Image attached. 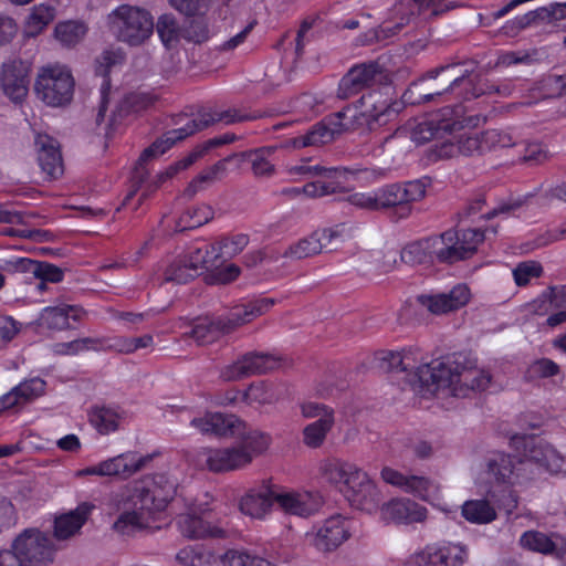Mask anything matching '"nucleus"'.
Returning <instances> with one entry per match:
<instances>
[{
    "label": "nucleus",
    "mask_w": 566,
    "mask_h": 566,
    "mask_svg": "<svg viewBox=\"0 0 566 566\" xmlns=\"http://www.w3.org/2000/svg\"><path fill=\"white\" fill-rule=\"evenodd\" d=\"M283 148L282 143L279 145L264 146L249 153H243L252 166V171L256 177H270L274 174L275 167L269 158L279 149Z\"/></svg>",
    "instance_id": "37998d69"
},
{
    "label": "nucleus",
    "mask_w": 566,
    "mask_h": 566,
    "mask_svg": "<svg viewBox=\"0 0 566 566\" xmlns=\"http://www.w3.org/2000/svg\"><path fill=\"white\" fill-rule=\"evenodd\" d=\"M81 315L82 308L74 305L59 304L43 308L36 323L41 327L62 331L70 327V318L77 321Z\"/></svg>",
    "instance_id": "f704fd0d"
},
{
    "label": "nucleus",
    "mask_w": 566,
    "mask_h": 566,
    "mask_svg": "<svg viewBox=\"0 0 566 566\" xmlns=\"http://www.w3.org/2000/svg\"><path fill=\"white\" fill-rule=\"evenodd\" d=\"M478 82L479 76L464 64L451 63L430 70L423 77L412 82L402 97L408 104L424 105L446 101V97L459 87L464 91L460 94L464 99L493 92L504 95L510 93L506 86L503 90L495 85L484 87V85L478 86Z\"/></svg>",
    "instance_id": "f03ea898"
},
{
    "label": "nucleus",
    "mask_w": 566,
    "mask_h": 566,
    "mask_svg": "<svg viewBox=\"0 0 566 566\" xmlns=\"http://www.w3.org/2000/svg\"><path fill=\"white\" fill-rule=\"evenodd\" d=\"M306 536L318 551L332 552L350 537L348 521L342 515H333Z\"/></svg>",
    "instance_id": "f3484780"
},
{
    "label": "nucleus",
    "mask_w": 566,
    "mask_h": 566,
    "mask_svg": "<svg viewBox=\"0 0 566 566\" xmlns=\"http://www.w3.org/2000/svg\"><path fill=\"white\" fill-rule=\"evenodd\" d=\"M10 551L23 566H46L53 562L55 553L50 536L38 528H27L20 533Z\"/></svg>",
    "instance_id": "1a4fd4ad"
},
{
    "label": "nucleus",
    "mask_w": 566,
    "mask_h": 566,
    "mask_svg": "<svg viewBox=\"0 0 566 566\" xmlns=\"http://www.w3.org/2000/svg\"><path fill=\"white\" fill-rule=\"evenodd\" d=\"M417 300L430 313L441 315L464 306L470 300V290L464 284H458L448 293L422 294Z\"/></svg>",
    "instance_id": "4be33fe9"
},
{
    "label": "nucleus",
    "mask_w": 566,
    "mask_h": 566,
    "mask_svg": "<svg viewBox=\"0 0 566 566\" xmlns=\"http://www.w3.org/2000/svg\"><path fill=\"white\" fill-rule=\"evenodd\" d=\"M14 388L24 406L44 392L45 381L41 378H32L20 382Z\"/></svg>",
    "instance_id": "e2e57ef3"
},
{
    "label": "nucleus",
    "mask_w": 566,
    "mask_h": 566,
    "mask_svg": "<svg viewBox=\"0 0 566 566\" xmlns=\"http://www.w3.org/2000/svg\"><path fill=\"white\" fill-rule=\"evenodd\" d=\"M361 471L355 463L339 458H328L319 464L322 478L329 484L339 488L344 493Z\"/></svg>",
    "instance_id": "393cba45"
},
{
    "label": "nucleus",
    "mask_w": 566,
    "mask_h": 566,
    "mask_svg": "<svg viewBox=\"0 0 566 566\" xmlns=\"http://www.w3.org/2000/svg\"><path fill=\"white\" fill-rule=\"evenodd\" d=\"M381 518L387 523L409 524L423 522L427 509L410 500H392L381 506Z\"/></svg>",
    "instance_id": "cd10ccee"
},
{
    "label": "nucleus",
    "mask_w": 566,
    "mask_h": 566,
    "mask_svg": "<svg viewBox=\"0 0 566 566\" xmlns=\"http://www.w3.org/2000/svg\"><path fill=\"white\" fill-rule=\"evenodd\" d=\"M155 103V98L146 93H130L124 97L120 104L117 106L111 122H116L117 117H124L130 112H140L148 108Z\"/></svg>",
    "instance_id": "3c124183"
},
{
    "label": "nucleus",
    "mask_w": 566,
    "mask_h": 566,
    "mask_svg": "<svg viewBox=\"0 0 566 566\" xmlns=\"http://www.w3.org/2000/svg\"><path fill=\"white\" fill-rule=\"evenodd\" d=\"M184 118V116H180V119ZM186 118L187 123L182 127L166 132L161 137L156 139L148 148L142 153L133 176L135 185H142L147 178L148 172L143 168L144 163L164 155L177 142L184 140L188 136L198 132V126L192 123V119L188 117Z\"/></svg>",
    "instance_id": "4468645a"
},
{
    "label": "nucleus",
    "mask_w": 566,
    "mask_h": 566,
    "mask_svg": "<svg viewBox=\"0 0 566 566\" xmlns=\"http://www.w3.org/2000/svg\"><path fill=\"white\" fill-rule=\"evenodd\" d=\"M249 117L241 114L238 109L231 108L227 111H214L212 113H203L198 118H191L192 123L198 126V132L207 128L214 123H224L227 125L247 120Z\"/></svg>",
    "instance_id": "8fccbe9b"
},
{
    "label": "nucleus",
    "mask_w": 566,
    "mask_h": 566,
    "mask_svg": "<svg viewBox=\"0 0 566 566\" xmlns=\"http://www.w3.org/2000/svg\"><path fill=\"white\" fill-rule=\"evenodd\" d=\"M29 66L21 60L4 62L0 70L3 93L14 103L21 102L29 92Z\"/></svg>",
    "instance_id": "6ab92c4d"
},
{
    "label": "nucleus",
    "mask_w": 566,
    "mask_h": 566,
    "mask_svg": "<svg viewBox=\"0 0 566 566\" xmlns=\"http://www.w3.org/2000/svg\"><path fill=\"white\" fill-rule=\"evenodd\" d=\"M238 438V449H242L250 457V463L255 455H259L268 450L271 443V437L259 430H248L247 423L243 421L242 432L234 436Z\"/></svg>",
    "instance_id": "79ce46f5"
},
{
    "label": "nucleus",
    "mask_w": 566,
    "mask_h": 566,
    "mask_svg": "<svg viewBox=\"0 0 566 566\" xmlns=\"http://www.w3.org/2000/svg\"><path fill=\"white\" fill-rule=\"evenodd\" d=\"M345 495L353 506L368 513L376 511L382 500L380 491L365 471L356 476Z\"/></svg>",
    "instance_id": "b1692460"
},
{
    "label": "nucleus",
    "mask_w": 566,
    "mask_h": 566,
    "mask_svg": "<svg viewBox=\"0 0 566 566\" xmlns=\"http://www.w3.org/2000/svg\"><path fill=\"white\" fill-rule=\"evenodd\" d=\"M350 238L352 230L345 224H337L331 228L315 230L308 237L300 240L297 248H304V245L318 248L343 245L348 244Z\"/></svg>",
    "instance_id": "c9c22d12"
},
{
    "label": "nucleus",
    "mask_w": 566,
    "mask_h": 566,
    "mask_svg": "<svg viewBox=\"0 0 566 566\" xmlns=\"http://www.w3.org/2000/svg\"><path fill=\"white\" fill-rule=\"evenodd\" d=\"M344 179H317L316 181L307 182L302 187L303 195L310 198L324 197L344 190Z\"/></svg>",
    "instance_id": "6e6d98bb"
},
{
    "label": "nucleus",
    "mask_w": 566,
    "mask_h": 566,
    "mask_svg": "<svg viewBox=\"0 0 566 566\" xmlns=\"http://www.w3.org/2000/svg\"><path fill=\"white\" fill-rule=\"evenodd\" d=\"M213 209L208 205H201L187 210L179 219L177 224L178 231L193 229L206 224L213 219Z\"/></svg>",
    "instance_id": "864d4df0"
},
{
    "label": "nucleus",
    "mask_w": 566,
    "mask_h": 566,
    "mask_svg": "<svg viewBox=\"0 0 566 566\" xmlns=\"http://www.w3.org/2000/svg\"><path fill=\"white\" fill-rule=\"evenodd\" d=\"M290 172L292 175H302L308 178L317 177L318 179H346L349 170L340 167H326L318 164L310 165L307 160H304L301 165L292 167Z\"/></svg>",
    "instance_id": "a18cd8bd"
},
{
    "label": "nucleus",
    "mask_w": 566,
    "mask_h": 566,
    "mask_svg": "<svg viewBox=\"0 0 566 566\" xmlns=\"http://www.w3.org/2000/svg\"><path fill=\"white\" fill-rule=\"evenodd\" d=\"M347 126L333 119H323L313 125L305 134L282 143V147H321L332 143Z\"/></svg>",
    "instance_id": "aec40b11"
},
{
    "label": "nucleus",
    "mask_w": 566,
    "mask_h": 566,
    "mask_svg": "<svg viewBox=\"0 0 566 566\" xmlns=\"http://www.w3.org/2000/svg\"><path fill=\"white\" fill-rule=\"evenodd\" d=\"M275 304L274 298H255L232 306L229 312L219 315L223 334L228 335L265 314Z\"/></svg>",
    "instance_id": "dca6fc26"
},
{
    "label": "nucleus",
    "mask_w": 566,
    "mask_h": 566,
    "mask_svg": "<svg viewBox=\"0 0 566 566\" xmlns=\"http://www.w3.org/2000/svg\"><path fill=\"white\" fill-rule=\"evenodd\" d=\"M522 460L523 459H515L502 452H495L488 461L489 473L492 474L497 482L502 483L514 484L516 482L530 481L531 478L525 476V474H530V472L518 470Z\"/></svg>",
    "instance_id": "2f4dec72"
},
{
    "label": "nucleus",
    "mask_w": 566,
    "mask_h": 566,
    "mask_svg": "<svg viewBox=\"0 0 566 566\" xmlns=\"http://www.w3.org/2000/svg\"><path fill=\"white\" fill-rule=\"evenodd\" d=\"M221 335L224 334L219 316H203L191 322V328L184 334V338H192L198 345H208Z\"/></svg>",
    "instance_id": "4c0bfd02"
},
{
    "label": "nucleus",
    "mask_w": 566,
    "mask_h": 566,
    "mask_svg": "<svg viewBox=\"0 0 566 566\" xmlns=\"http://www.w3.org/2000/svg\"><path fill=\"white\" fill-rule=\"evenodd\" d=\"M205 274L208 284H228L240 274V268L228 263L221 250H195L189 255L171 263L167 271L168 281L185 284Z\"/></svg>",
    "instance_id": "20e7f679"
},
{
    "label": "nucleus",
    "mask_w": 566,
    "mask_h": 566,
    "mask_svg": "<svg viewBox=\"0 0 566 566\" xmlns=\"http://www.w3.org/2000/svg\"><path fill=\"white\" fill-rule=\"evenodd\" d=\"M178 486L176 478L157 473L143 478L120 494L123 512L114 523L120 534H130L147 526L154 514L166 509L174 499Z\"/></svg>",
    "instance_id": "7ed1b4c3"
},
{
    "label": "nucleus",
    "mask_w": 566,
    "mask_h": 566,
    "mask_svg": "<svg viewBox=\"0 0 566 566\" xmlns=\"http://www.w3.org/2000/svg\"><path fill=\"white\" fill-rule=\"evenodd\" d=\"M91 424L102 434L117 430L120 417L116 410L109 407H93L90 411Z\"/></svg>",
    "instance_id": "09e8293b"
},
{
    "label": "nucleus",
    "mask_w": 566,
    "mask_h": 566,
    "mask_svg": "<svg viewBox=\"0 0 566 566\" xmlns=\"http://www.w3.org/2000/svg\"><path fill=\"white\" fill-rule=\"evenodd\" d=\"M482 143L484 144L485 153L515 145V140L511 134L497 129H490L482 133Z\"/></svg>",
    "instance_id": "680f3d73"
},
{
    "label": "nucleus",
    "mask_w": 566,
    "mask_h": 566,
    "mask_svg": "<svg viewBox=\"0 0 566 566\" xmlns=\"http://www.w3.org/2000/svg\"><path fill=\"white\" fill-rule=\"evenodd\" d=\"M283 396L282 389L274 384L259 381L251 384L248 389L242 392V400L248 405H273Z\"/></svg>",
    "instance_id": "a19ab883"
},
{
    "label": "nucleus",
    "mask_w": 566,
    "mask_h": 566,
    "mask_svg": "<svg viewBox=\"0 0 566 566\" xmlns=\"http://www.w3.org/2000/svg\"><path fill=\"white\" fill-rule=\"evenodd\" d=\"M87 33V27L81 21H63L56 24L54 34L56 40L66 48L78 44Z\"/></svg>",
    "instance_id": "de8ad7c7"
},
{
    "label": "nucleus",
    "mask_w": 566,
    "mask_h": 566,
    "mask_svg": "<svg viewBox=\"0 0 566 566\" xmlns=\"http://www.w3.org/2000/svg\"><path fill=\"white\" fill-rule=\"evenodd\" d=\"M108 23L116 38L129 45H140L154 31L150 13L139 7L122 4L108 15Z\"/></svg>",
    "instance_id": "0eeeda50"
},
{
    "label": "nucleus",
    "mask_w": 566,
    "mask_h": 566,
    "mask_svg": "<svg viewBox=\"0 0 566 566\" xmlns=\"http://www.w3.org/2000/svg\"><path fill=\"white\" fill-rule=\"evenodd\" d=\"M381 479L403 492L411 493L420 499H428L434 484L428 478L420 475H405L397 470L386 467L380 472Z\"/></svg>",
    "instance_id": "7c9ffc66"
},
{
    "label": "nucleus",
    "mask_w": 566,
    "mask_h": 566,
    "mask_svg": "<svg viewBox=\"0 0 566 566\" xmlns=\"http://www.w3.org/2000/svg\"><path fill=\"white\" fill-rule=\"evenodd\" d=\"M460 154L464 156L483 155L485 153L482 143V134L462 135L458 139Z\"/></svg>",
    "instance_id": "69168bd1"
},
{
    "label": "nucleus",
    "mask_w": 566,
    "mask_h": 566,
    "mask_svg": "<svg viewBox=\"0 0 566 566\" xmlns=\"http://www.w3.org/2000/svg\"><path fill=\"white\" fill-rule=\"evenodd\" d=\"M549 157L547 148L541 143H528L524 147L521 160L530 165H539Z\"/></svg>",
    "instance_id": "774afa93"
},
{
    "label": "nucleus",
    "mask_w": 566,
    "mask_h": 566,
    "mask_svg": "<svg viewBox=\"0 0 566 566\" xmlns=\"http://www.w3.org/2000/svg\"><path fill=\"white\" fill-rule=\"evenodd\" d=\"M92 509L93 505L82 503L74 511L56 517L54 522L55 538L67 539L75 535L86 522Z\"/></svg>",
    "instance_id": "e433bc0d"
},
{
    "label": "nucleus",
    "mask_w": 566,
    "mask_h": 566,
    "mask_svg": "<svg viewBox=\"0 0 566 566\" xmlns=\"http://www.w3.org/2000/svg\"><path fill=\"white\" fill-rule=\"evenodd\" d=\"M176 560L182 566H211L216 557L211 551L187 546L176 554Z\"/></svg>",
    "instance_id": "603ef678"
},
{
    "label": "nucleus",
    "mask_w": 566,
    "mask_h": 566,
    "mask_svg": "<svg viewBox=\"0 0 566 566\" xmlns=\"http://www.w3.org/2000/svg\"><path fill=\"white\" fill-rule=\"evenodd\" d=\"M156 30L160 40L167 48L171 46L179 39V25L171 14H163L159 17Z\"/></svg>",
    "instance_id": "13d9d810"
},
{
    "label": "nucleus",
    "mask_w": 566,
    "mask_h": 566,
    "mask_svg": "<svg viewBox=\"0 0 566 566\" xmlns=\"http://www.w3.org/2000/svg\"><path fill=\"white\" fill-rule=\"evenodd\" d=\"M468 557L465 546L453 543L431 544L412 554L409 566H461Z\"/></svg>",
    "instance_id": "ddd939ff"
},
{
    "label": "nucleus",
    "mask_w": 566,
    "mask_h": 566,
    "mask_svg": "<svg viewBox=\"0 0 566 566\" xmlns=\"http://www.w3.org/2000/svg\"><path fill=\"white\" fill-rule=\"evenodd\" d=\"M560 371L559 366L548 358H541L534 360L525 373L527 380H535L541 378H549L558 375Z\"/></svg>",
    "instance_id": "bf43d9fd"
},
{
    "label": "nucleus",
    "mask_w": 566,
    "mask_h": 566,
    "mask_svg": "<svg viewBox=\"0 0 566 566\" xmlns=\"http://www.w3.org/2000/svg\"><path fill=\"white\" fill-rule=\"evenodd\" d=\"M496 230L494 228L481 229H465L461 233L454 229H449L441 234H432L423 237L412 243L416 248H431L436 245H443L444 248H475L476 245L489 243L491 244V235H494Z\"/></svg>",
    "instance_id": "9d476101"
},
{
    "label": "nucleus",
    "mask_w": 566,
    "mask_h": 566,
    "mask_svg": "<svg viewBox=\"0 0 566 566\" xmlns=\"http://www.w3.org/2000/svg\"><path fill=\"white\" fill-rule=\"evenodd\" d=\"M122 56L114 51H104L101 56L96 60L95 72L102 76L101 84V104L96 116V123L99 124L107 109L108 93L111 90V81L108 78L109 69L120 61Z\"/></svg>",
    "instance_id": "58836bf2"
},
{
    "label": "nucleus",
    "mask_w": 566,
    "mask_h": 566,
    "mask_svg": "<svg viewBox=\"0 0 566 566\" xmlns=\"http://www.w3.org/2000/svg\"><path fill=\"white\" fill-rule=\"evenodd\" d=\"M462 516L473 524H489L497 514L495 509L486 500H470L462 505Z\"/></svg>",
    "instance_id": "c03bdc74"
},
{
    "label": "nucleus",
    "mask_w": 566,
    "mask_h": 566,
    "mask_svg": "<svg viewBox=\"0 0 566 566\" xmlns=\"http://www.w3.org/2000/svg\"><path fill=\"white\" fill-rule=\"evenodd\" d=\"M525 454L518 470L530 472L526 478L535 480L543 471L556 474L566 472V459L551 444L534 437H523Z\"/></svg>",
    "instance_id": "6e6552de"
},
{
    "label": "nucleus",
    "mask_w": 566,
    "mask_h": 566,
    "mask_svg": "<svg viewBox=\"0 0 566 566\" xmlns=\"http://www.w3.org/2000/svg\"><path fill=\"white\" fill-rule=\"evenodd\" d=\"M381 479L403 492L411 493L420 499H428L434 484L428 478L420 475H405L397 470L386 467L380 472Z\"/></svg>",
    "instance_id": "c756f323"
},
{
    "label": "nucleus",
    "mask_w": 566,
    "mask_h": 566,
    "mask_svg": "<svg viewBox=\"0 0 566 566\" xmlns=\"http://www.w3.org/2000/svg\"><path fill=\"white\" fill-rule=\"evenodd\" d=\"M400 262L411 266L423 265L428 268L434 263V258L429 250H402Z\"/></svg>",
    "instance_id": "338daca9"
},
{
    "label": "nucleus",
    "mask_w": 566,
    "mask_h": 566,
    "mask_svg": "<svg viewBox=\"0 0 566 566\" xmlns=\"http://www.w3.org/2000/svg\"><path fill=\"white\" fill-rule=\"evenodd\" d=\"M39 165L51 179L63 174V160L59 143L46 134H38L34 140Z\"/></svg>",
    "instance_id": "a878e982"
},
{
    "label": "nucleus",
    "mask_w": 566,
    "mask_h": 566,
    "mask_svg": "<svg viewBox=\"0 0 566 566\" xmlns=\"http://www.w3.org/2000/svg\"><path fill=\"white\" fill-rule=\"evenodd\" d=\"M190 426L202 434L232 438L242 432L243 421L235 415L206 412L193 418Z\"/></svg>",
    "instance_id": "a211bd4d"
},
{
    "label": "nucleus",
    "mask_w": 566,
    "mask_h": 566,
    "mask_svg": "<svg viewBox=\"0 0 566 566\" xmlns=\"http://www.w3.org/2000/svg\"><path fill=\"white\" fill-rule=\"evenodd\" d=\"M98 343V339L91 337L78 338L72 342L57 344L55 352L59 354L74 355L87 349H97Z\"/></svg>",
    "instance_id": "0e129e2a"
},
{
    "label": "nucleus",
    "mask_w": 566,
    "mask_h": 566,
    "mask_svg": "<svg viewBox=\"0 0 566 566\" xmlns=\"http://www.w3.org/2000/svg\"><path fill=\"white\" fill-rule=\"evenodd\" d=\"M223 566H273L269 560L245 551L229 549L221 556Z\"/></svg>",
    "instance_id": "4d7b16f0"
},
{
    "label": "nucleus",
    "mask_w": 566,
    "mask_h": 566,
    "mask_svg": "<svg viewBox=\"0 0 566 566\" xmlns=\"http://www.w3.org/2000/svg\"><path fill=\"white\" fill-rule=\"evenodd\" d=\"M424 193V187L419 181L388 185L377 190L378 209L395 208L398 218H406L411 212V203L423 198Z\"/></svg>",
    "instance_id": "9b49d317"
},
{
    "label": "nucleus",
    "mask_w": 566,
    "mask_h": 566,
    "mask_svg": "<svg viewBox=\"0 0 566 566\" xmlns=\"http://www.w3.org/2000/svg\"><path fill=\"white\" fill-rule=\"evenodd\" d=\"M380 67L375 62L353 66L340 80L337 96L347 99L375 83Z\"/></svg>",
    "instance_id": "5701e85b"
},
{
    "label": "nucleus",
    "mask_w": 566,
    "mask_h": 566,
    "mask_svg": "<svg viewBox=\"0 0 566 566\" xmlns=\"http://www.w3.org/2000/svg\"><path fill=\"white\" fill-rule=\"evenodd\" d=\"M275 503L286 514L307 517L318 511L321 500L310 492L287 491L275 485Z\"/></svg>",
    "instance_id": "412c9836"
},
{
    "label": "nucleus",
    "mask_w": 566,
    "mask_h": 566,
    "mask_svg": "<svg viewBox=\"0 0 566 566\" xmlns=\"http://www.w3.org/2000/svg\"><path fill=\"white\" fill-rule=\"evenodd\" d=\"M520 544L528 551L552 555L558 559L566 544V537L557 533L547 535L539 531H527L522 534Z\"/></svg>",
    "instance_id": "72a5a7b5"
},
{
    "label": "nucleus",
    "mask_w": 566,
    "mask_h": 566,
    "mask_svg": "<svg viewBox=\"0 0 566 566\" xmlns=\"http://www.w3.org/2000/svg\"><path fill=\"white\" fill-rule=\"evenodd\" d=\"M198 464L213 473H224L245 468L250 457L237 444L226 448H202L198 454Z\"/></svg>",
    "instance_id": "f8f14e48"
},
{
    "label": "nucleus",
    "mask_w": 566,
    "mask_h": 566,
    "mask_svg": "<svg viewBox=\"0 0 566 566\" xmlns=\"http://www.w3.org/2000/svg\"><path fill=\"white\" fill-rule=\"evenodd\" d=\"M54 19V9L40 4L33 7L25 21V32L29 35L39 34Z\"/></svg>",
    "instance_id": "5fc2aeb1"
},
{
    "label": "nucleus",
    "mask_w": 566,
    "mask_h": 566,
    "mask_svg": "<svg viewBox=\"0 0 566 566\" xmlns=\"http://www.w3.org/2000/svg\"><path fill=\"white\" fill-rule=\"evenodd\" d=\"M178 525L181 534L189 539L224 538L228 530L219 524H212L206 517L188 513L181 515Z\"/></svg>",
    "instance_id": "c85d7f7f"
},
{
    "label": "nucleus",
    "mask_w": 566,
    "mask_h": 566,
    "mask_svg": "<svg viewBox=\"0 0 566 566\" xmlns=\"http://www.w3.org/2000/svg\"><path fill=\"white\" fill-rule=\"evenodd\" d=\"M334 424L335 418L315 420L308 423L302 431L303 443L311 449L321 448Z\"/></svg>",
    "instance_id": "49530a36"
},
{
    "label": "nucleus",
    "mask_w": 566,
    "mask_h": 566,
    "mask_svg": "<svg viewBox=\"0 0 566 566\" xmlns=\"http://www.w3.org/2000/svg\"><path fill=\"white\" fill-rule=\"evenodd\" d=\"M275 503V484L263 482L251 489L240 501L243 514L254 518H263Z\"/></svg>",
    "instance_id": "bb28decb"
},
{
    "label": "nucleus",
    "mask_w": 566,
    "mask_h": 566,
    "mask_svg": "<svg viewBox=\"0 0 566 566\" xmlns=\"http://www.w3.org/2000/svg\"><path fill=\"white\" fill-rule=\"evenodd\" d=\"M151 460L150 455L140 457L135 452H126L102 461L103 476L128 479L140 471Z\"/></svg>",
    "instance_id": "473e14b6"
},
{
    "label": "nucleus",
    "mask_w": 566,
    "mask_h": 566,
    "mask_svg": "<svg viewBox=\"0 0 566 566\" xmlns=\"http://www.w3.org/2000/svg\"><path fill=\"white\" fill-rule=\"evenodd\" d=\"M463 114L464 108L462 105L444 107L440 111L441 118L438 124L433 120H424L417 124L410 132L406 128H397L392 134L381 138L379 145L384 148L390 142L397 140L401 144L408 138L416 145L426 144L438 136L441 130L453 132L462 128L467 123Z\"/></svg>",
    "instance_id": "423d86ee"
},
{
    "label": "nucleus",
    "mask_w": 566,
    "mask_h": 566,
    "mask_svg": "<svg viewBox=\"0 0 566 566\" xmlns=\"http://www.w3.org/2000/svg\"><path fill=\"white\" fill-rule=\"evenodd\" d=\"M279 367V358L270 354L248 353L237 361L224 366L220 377L226 381H235L253 375L271 371Z\"/></svg>",
    "instance_id": "2eb2a0df"
},
{
    "label": "nucleus",
    "mask_w": 566,
    "mask_h": 566,
    "mask_svg": "<svg viewBox=\"0 0 566 566\" xmlns=\"http://www.w3.org/2000/svg\"><path fill=\"white\" fill-rule=\"evenodd\" d=\"M74 90L75 80L66 65L54 63L38 70L34 93L45 105L62 107L70 104Z\"/></svg>",
    "instance_id": "39448f33"
},
{
    "label": "nucleus",
    "mask_w": 566,
    "mask_h": 566,
    "mask_svg": "<svg viewBox=\"0 0 566 566\" xmlns=\"http://www.w3.org/2000/svg\"><path fill=\"white\" fill-rule=\"evenodd\" d=\"M379 367L386 373H413L431 392L447 391L454 397H468L472 391L485 390L491 375L475 367L463 366L447 357L418 365L412 350L387 352L379 357Z\"/></svg>",
    "instance_id": "f257e3e1"
},
{
    "label": "nucleus",
    "mask_w": 566,
    "mask_h": 566,
    "mask_svg": "<svg viewBox=\"0 0 566 566\" xmlns=\"http://www.w3.org/2000/svg\"><path fill=\"white\" fill-rule=\"evenodd\" d=\"M358 103L360 104L359 115L366 118L368 125L373 122L385 124L395 114L388 101L381 98L378 93L364 95Z\"/></svg>",
    "instance_id": "ea45409f"
},
{
    "label": "nucleus",
    "mask_w": 566,
    "mask_h": 566,
    "mask_svg": "<svg viewBox=\"0 0 566 566\" xmlns=\"http://www.w3.org/2000/svg\"><path fill=\"white\" fill-rule=\"evenodd\" d=\"M29 263V271L36 277L52 283H57L63 280V270L56 265L48 262L27 260Z\"/></svg>",
    "instance_id": "052dcab7"
}]
</instances>
